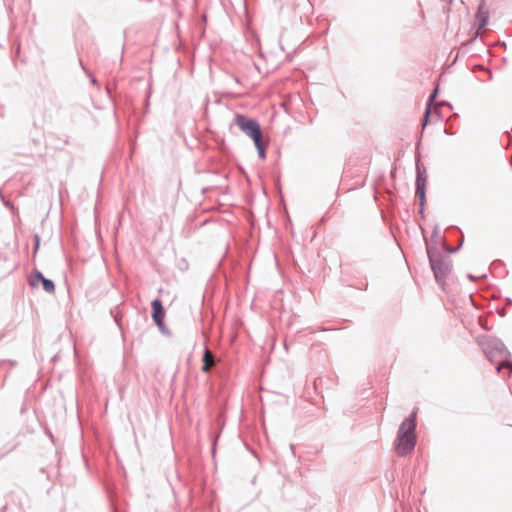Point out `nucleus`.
Segmentation results:
<instances>
[{"label":"nucleus","instance_id":"obj_17","mask_svg":"<svg viewBox=\"0 0 512 512\" xmlns=\"http://www.w3.org/2000/svg\"><path fill=\"white\" fill-rule=\"evenodd\" d=\"M437 105H438V106L447 105V106H449L450 108H452L451 104H449V103H447V102H445V101H441V102H439Z\"/></svg>","mask_w":512,"mask_h":512},{"label":"nucleus","instance_id":"obj_4","mask_svg":"<svg viewBox=\"0 0 512 512\" xmlns=\"http://www.w3.org/2000/svg\"><path fill=\"white\" fill-rule=\"evenodd\" d=\"M235 125L253 141L262 137L261 127L257 120L248 118L245 115L237 114L234 119Z\"/></svg>","mask_w":512,"mask_h":512},{"label":"nucleus","instance_id":"obj_8","mask_svg":"<svg viewBox=\"0 0 512 512\" xmlns=\"http://www.w3.org/2000/svg\"><path fill=\"white\" fill-rule=\"evenodd\" d=\"M202 361H203L202 371L205 373L210 372L211 369L216 364V359H215L213 353L207 348L204 350Z\"/></svg>","mask_w":512,"mask_h":512},{"label":"nucleus","instance_id":"obj_18","mask_svg":"<svg viewBox=\"0 0 512 512\" xmlns=\"http://www.w3.org/2000/svg\"><path fill=\"white\" fill-rule=\"evenodd\" d=\"M485 71L488 73L489 79L491 80L492 79V72L489 69H485Z\"/></svg>","mask_w":512,"mask_h":512},{"label":"nucleus","instance_id":"obj_19","mask_svg":"<svg viewBox=\"0 0 512 512\" xmlns=\"http://www.w3.org/2000/svg\"><path fill=\"white\" fill-rule=\"evenodd\" d=\"M506 134H507V136H508V138H509L508 145H510V143H511V136H510L509 131H506Z\"/></svg>","mask_w":512,"mask_h":512},{"label":"nucleus","instance_id":"obj_13","mask_svg":"<svg viewBox=\"0 0 512 512\" xmlns=\"http://www.w3.org/2000/svg\"><path fill=\"white\" fill-rule=\"evenodd\" d=\"M161 333L165 335H171L170 331L167 329V327L164 324V321H162V324H156Z\"/></svg>","mask_w":512,"mask_h":512},{"label":"nucleus","instance_id":"obj_6","mask_svg":"<svg viewBox=\"0 0 512 512\" xmlns=\"http://www.w3.org/2000/svg\"><path fill=\"white\" fill-rule=\"evenodd\" d=\"M489 22V11L486 7L485 1L482 0L478 5L477 12L475 14V23L477 26V30L475 31L473 37L467 41V45L473 43L478 36L481 35V31L488 25Z\"/></svg>","mask_w":512,"mask_h":512},{"label":"nucleus","instance_id":"obj_3","mask_svg":"<svg viewBox=\"0 0 512 512\" xmlns=\"http://www.w3.org/2000/svg\"><path fill=\"white\" fill-rule=\"evenodd\" d=\"M427 255L431 269L434 273L437 283L443 284L451 270V260L448 256L443 255L436 245L432 246L427 243Z\"/></svg>","mask_w":512,"mask_h":512},{"label":"nucleus","instance_id":"obj_1","mask_svg":"<svg viewBox=\"0 0 512 512\" xmlns=\"http://www.w3.org/2000/svg\"><path fill=\"white\" fill-rule=\"evenodd\" d=\"M477 343L481 347L487 359L496 364V370L501 373L505 370L504 377H509L512 374V360L510 359V352L501 340L481 335L477 337Z\"/></svg>","mask_w":512,"mask_h":512},{"label":"nucleus","instance_id":"obj_9","mask_svg":"<svg viewBox=\"0 0 512 512\" xmlns=\"http://www.w3.org/2000/svg\"><path fill=\"white\" fill-rule=\"evenodd\" d=\"M437 95H438V88H435L433 90V92L431 93V95L429 96L427 104H426L425 117H424L423 126H425L427 124V122H428V118L430 116V106L435 101Z\"/></svg>","mask_w":512,"mask_h":512},{"label":"nucleus","instance_id":"obj_2","mask_svg":"<svg viewBox=\"0 0 512 512\" xmlns=\"http://www.w3.org/2000/svg\"><path fill=\"white\" fill-rule=\"evenodd\" d=\"M416 412L403 420L397 432L396 452L398 456L404 457L413 451L416 446Z\"/></svg>","mask_w":512,"mask_h":512},{"label":"nucleus","instance_id":"obj_14","mask_svg":"<svg viewBox=\"0 0 512 512\" xmlns=\"http://www.w3.org/2000/svg\"><path fill=\"white\" fill-rule=\"evenodd\" d=\"M34 241H35L34 253H36L40 246V237L37 234L34 236Z\"/></svg>","mask_w":512,"mask_h":512},{"label":"nucleus","instance_id":"obj_5","mask_svg":"<svg viewBox=\"0 0 512 512\" xmlns=\"http://www.w3.org/2000/svg\"><path fill=\"white\" fill-rule=\"evenodd\" d=\"M426 170L424 167H421L419 164L416 165V196L419 200V213L423 215L424 213V204L426 201Z\"/></svg>","mask_w":512,"mask_h":512},{"label":"nucleus","instance_id":"obj_10","mask_svg":"<svg viewBox=\"0 0 512 512\" xmlns=\"http://www.w3.org/2000/svg\"><path fill=\"white\" fill-rule=\"evenodd\" d=\"M43 278L44 275L40 271L34 270V272L29 277V285L32 287H37Z\"/></svg>","mask_w":512,"mask_h":512},{"label":"nucleus","instance_id":"obj_15","mask_svg":"<svg viewBox=\"0 0 512 512\" xmlns=\"http://www.w3.org/2000/svg\"><path fill=\"white\" fill-rule=\"evenodd\" d=\"M86 73H87V76H88V77H89V79H90V82H91L93 85H95V86H97V87H98L99 85H98V81L96 80V78H95L94 76H92L90 73H88V72H86Z\"/></svg>","mask_w":512,"mask_h":512},{"label":"nucleus","instance_id":"obj_20","mask_svg":"<svg viewBox=\"0 0 512 512\" xmlns=\"http://www.w3.org/2000/svg\"><path fill=\"white\" fill-rule=\"evenodd\" d=\"M468 278L471 279V280H474V276L471 275V274H468Z\"/></svg>","mask_w":512,"mask_h":512},{"label":"nucleus","instance_id":"obj_16","mask_svg":"<svg viewBox=\"0 0 512 512\" xmlns=\"http://www.w3.org/2000/svg\"><path fill=\"white\" fill-rule=\"evenodd\" d=\"M462 243H463V240H462V241H461V243H460L457 247H455V248L447 247V251H448L449 253H454V252L458 251V250H459V248L461 247Z\"/></svg>","mask_w":512,"mask_h":512},{"label":"nucleus","instance_id":"obj_12","mask_svg":"<svg viewBox=\"0 0 512 512\" xmlns=\"http://www.w3.org/2000/svg\"><path fill=\"white\" fill-rule=\"evenodd\" d=\"M41 283H42V286H43V290L47 293H54L55 291V284L54 282L51 280V279H48V278H43L41 280Z\"/></svg>","mask_w":512,"mask_h":512},{"label":"nucleus","instance_id":"obj_7","mask_svg":"<svg viewBox=\"0 0 512 512\" xmlns=\"http://www.w3.org/2000/svg\"><path fill=\"white\" fill-rule=\"evenodd\" d=\"M152 307V319L155 322V324H162V321H164L165 318V311L162 305V302L160 299H154L151 302Z\"/></svg>","mask_w":512,"mask_h":512},{"label":"nucleus","instance_id":"obj_11","mask_svg":"<svg viewBox=\"0 0 512 512\" xmlns=\"http://www.w3.org/2000/svg\"><path fill=\"white\" fill-rule=\"evenodd\" d=\"M254 144L257 148L259 158L264 159L266 157V146L263 143L262 137L258 140H255Z\"/></svg>","mask_w":512,"mask_h":512}]
</instances>
